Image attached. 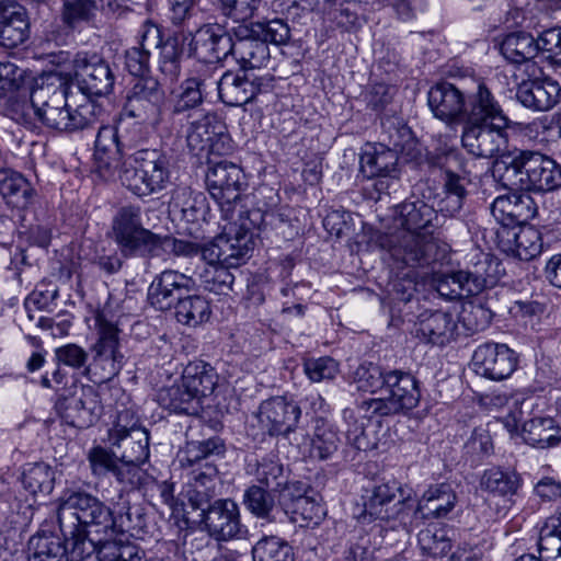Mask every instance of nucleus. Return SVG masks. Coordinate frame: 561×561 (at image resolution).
Segmentation results:
<instances>
[{"label":"nucleus","mask_w":561,"mask_h":561,"mask_svg":"<svg viewBox=\"0 0 561 561\" xmlns=\"http://www.w3.org/2000/svg\"><path fill=\"white\" fill-rule=\"evenodd\" d=\"M57 516L61 535L72 545L75 561H84L94 553L99 561H115L127 545L116 539L112 510L88 492L76 491L62 497Z\"/></svg>","instance_id":"f257e3e1"},{"label":"nucleus","mask_w":561,"mask_h":561,"mask_svg":"<svg viewBox=\"0 0 561 561\" xmlns=\"http://www.w3.org/2000/svg\"><path fill=\"white\" fill-rule=\"evenodd\" d=\"M397 214L402 229L386 236L380 244L387 248L391 257L408 267H424L434 260L436 243L432 237L435 209L423 201L404 202Z\"/></svg>","instance_id":"f03ea898"},{"label":"nucleus","mask_w":561,"mask_h":561,"mask_svg":"<svg viewBox=\"0 0 561 561\" xmlns=\"http://www.w3.org/2000/svg\"><path fill=\"white\" fill-rule=\"evenodd\" d=\"M68 75L50 72L33 89V101L38 119L49 128L73 133L93 126L101 107L91 101L71 108L67 103L69 92Z\"/></svg>","instance_id":"7ed1b4c3"},{"label":"nucleus","mask_w":561,"mask_h":561,"mask_svg":"<svg viewBox=\"0 0 561 561\" xmlns=\"http://www.w3.org/2000/svg\"><path fill=\"white\" fill-rule=\"evenodd\" d=\"M505 186L522 191L551 192L561 186V165L539 151L513 149L501 156Z\"/></svg>","instance_id":"20e7f679"},{"label":"nucleus","mask_w":561,"mask_h":561,"mask_svg":"<svg viewBox=\"0 0 561 561\" xmlns=\"http://www.w3.org/2000/svg\"><path fill=\"white\" fill-rule=\"evenodd\" d=\"M171 174V156L160 149H140L123 160L118 179L134 195L146 197L165 190Z\"/></svg>","instance_id":"39448f33"},{"label":"nucleus","mask_w":561,"mask_h":561,"mask_svg":"<svg viewBox=\"0 0 561 561\" xmlns=\"http://www.w3.org/2000/svg\"><path fill=\"white\" fill-rule=\"evenodd\" d=\"M141 214L140 206L125 205L112 218L110 234L125 257H152L158 233L144 227Z\"/></svg>","instance_id":"423d86ee"},{"label":"nucleus","mask_w":561,"mask_h":561,"mask_svg":"<svg viewBox=\"0 0 561 561\" xmlns=\"http://www.w3.org/2000/svg\"><path fill=\"white\" fill-rule=\"evenodd\" d=\"M421 392L417 380L409 373L389 370L382 397H376L362 403V408L381 416L393 415L414 409Z\"/></svg>","instance_id":"0eeeda50"},{"label":"nucleus","mask_w":561,"mask_h":561,"mask_svg":"<svg viewBox=\"0 0 561 561\" xmlns=\"http://www.w3.org/2000/svg\"><path fill=\"white\" fill-rule=\"evenodd\" d=\"M99 337L92 345V360L87 367V376L94 382H104L119 374L125 355L121 350L119 329L103 319H99Z\"/></svg>","instance_id":"6e6552de"},{"label":"nucleus","mask_w":561,"mask_h":561,"mask_svg":"<svg viewBox=\"0 0 561 561\" xmlns=\"http://www.w3.org/2000/svg\"><path fill=\"white\" fill-rule=\"evenodd\" d=\"M225 451V442L219 436L186 442L184 456L181 460L183 468L187 471L186 484L201 483L216 489L218 469L214 457L222 456Z\"/></svg>","instance_id":"1a4fd4ad"},{"label":"nucleus","mask_w":561,"mask_h":561,"mask_svg":"<svg viewBox=\"0 0 561 561\" xmlns=\"http://www.w3.org/2000/svg\"><path fill=\"white\" fill-rule=\"evenodd\" d=\"M72 65L73 79L82 94L91 99L112 93L116 75L111 64L101 55L79 51L75 56Z\"/></svg>","instance_id":"9d476101"},{"label":"nucleus","mask_w":561,"mask_h":561,"mask_svg":"<svg viewBox=\"0 0 561 561\" xmlns=\"http://www.w3.org/2000/svg\"><path fill=\"white\" fill-rule=\"evenodd\" d=\"M511 125L508 117L481 123H463L462 147L477 158H493L506 148Z\"/></svg>","instance_id":"9b49d317"},{"label":"nucleus","mask_w":561,"mask_h":561,"mask_svg":"<svg viewBox=\"0 0 561 561\" xmlns=\"http://www.w3.org/2000/svg\"><path fill=\"white\" fill-rule=\"evenodd\" d=\"M409 499L410 494L404 492L397 480L378 482L370 490H366L364 511L358 515V519L366 523L374 519L396 518Z\"/></svg>","instance_id":"f8f14e48"},{"label":"nucleus","mask_w":561,"mask_h":561,"mask_svg":"<svg viewBox=\"0 0 561 561\" xmlns=\"http://www.w3.org/2000/svg\"><path fill=\"white\" fill-rule=\"evenodd\" d=\"M398 151L378 144L367 146L360 154L362 173L369 179L376 178L375 190L380 194H391L399 185Z\"/></svg>","instance_id":"ddd939ff"},{"label":"nucleus","mask_w":561,"mask_h":561,"mask_svg":"<svg viewBox=\"0 0 561 561\" xmlns=\"http://www.w3.org/2000/svg\"><path fill=\"white\" fill-rule=\"evenodd\" d=\"M243 173L237 164L221 160L214 162L206 173V186L222 211H230L240 198Z\"/></svg>","instance_id":"4468645a"},{"label":"nucleus","mask_w":561,"mask_h":561,"mask_svg":"<svg viewBox=\"0 0 561 561\" xmlns=\"http://www.w3.org/2000/svg\"><path fill=\"white\" fill-rule=\"evenodd\" d=\"M164 101V92L157 79L139 78L128 92L125 113L142 123L156 122Z\"/></svg>","instance_id":"2eb2a0df"},{"label":"nucleus","mask_w":561,"mask_h":561,"mask_svg":"<svg viewBox=\"0 0 561 561\" xmlns=\"http://www.w3.org/2000/svg\"><path fill=\"white\" fill-rule=\"evenodd\" d=\"M472 366L477 375L499 381L513 374L517 357L506 344L485 343L474 351Z\"/></svg>","instance_id":"dca6fc26"},{"label":"nucleus","mask_w":561,"mask_h":561,"mask_svg":"<svg viewBox=\"0 0 561 561\" xmlns=\"http://www.w3.org/2000/svg\"><path fill=\"white\" fill-rule=\"evenodd\" d=\"M237 37L233 28L227 32L221 25H204L192 41V51L196 59L219 65L229 56H234Z\"/></svg>","instance_id":"f3484780"},{"label":"nucleus","mask_w":561,"mask_h":561,"mask_svg":"<svg viewBox=\"0 0 561 561\" xmlns=\"http://www.w3.org/2000/svg\"><path fill=\"white\" fill-rule=\"evenodd\" d=\"M195 288V280L179 271L165 270L157 275L148 289L150 304L159 310H169Z\"/></svg>","instance_id":"a211bd4d"},{"label":"nucleus","mask_w":561,"mask_h":561,"mask_svg":"<svg viewBox=\"0 0 561 561\" xmlns=\"http://www.w3.org/2000/svg\"><path fill=\"white\" fill-rule=\"evenodd\" d=\"M272 88V79L226 71L219 81L218 95L229 106H242Z\"/></svg>","instance_id":"6ab92c4d"},{"label":"nucleus","mask_w":561,"mask_h":561,"mask_svg":"<svg viewBox=\"0 0 561 561\" xmlns=\"http://www.w3.org/2000/svg\"><path fill=\"white\" fill-rule=\"evenodd\" d=\"M301 410L293 400L273 397L260 404L259 421L270 435H287L298 424Z\"/></svg>","instance_id":"aec40b11"},{"label":"nucleus","mask_w":561,"mask_h":561,"mask_svg":"<svg viewBox=\"0 0 561 561\" xmlns=\"http://www.w3.org/2000/svg\"><path fill=\"white\" fill-rule=\"evenodd\" d=\"M123 415L108 432V442L121 450L123 461L146 462L149 458V433L146 428L133 424H122Z\"/></svg>","instance_id":"412c9836"},{"label":"nucleus","mask_w":561,"mask_h":561,"mask_svg":"<svg viewBox=\"0 0 561 561\" xmlns=\"http://www.w3.org/2000/svg\"><path fill=\"white\" fill-rule=\"evenodd\" d=\"M93 157L95 169L102 178L110 179L116 170L119 171L127 153L117 127L107 125L99 128Z\"/></svg>","instance_id":"4be33fe9"},{"label":"nucleus","mask_w":561,"mask_h":561,"mask_svg":"<svg viewBox=\"0 0 561 561\" xmlns=\"http://www.w3.org/2000/svg\"><path fill=\"white\" fill-rule=\"evenodd\" d=\"M57 409L67 424L78 428L89 427L98 419V394L92 387L82 386L70 397L59 400Z\"/></svg>","instance_id":"5701e85b"},{"label":"nucleus","mask_w":561,"mask_h":561,"mask_svg":"<svg viewBox=\"0 0 561 561\" xmlns=\"http://www.w3.org/2000/svg\"><path fill=\"white\" fill-rule=\"evenodd\" d=\"M427 102L434 116L446 123L462 122L466 93L455 84L442 81L433 85Z\"/></svg>","instance_id":"b1692460"},{"label":"nucleus","mask_w":561,"mask_h":561,"mask_svg":"<svg viewBox=\"0 0 561 561\" xmlns=\"http://www.w3.org/2000/svg\"><path fill=\"white\" fill-rule=\"evenodd\" d=\"M202 516L210 536L218 540L236 538L242 531L239 507L230 499L214 501Z\"/></svg>","instance_id":"393cba45"},{"label":"nucleus","mask_w":561,"mask_h":561,"mask_svg":"<svg viewBox=\"0 0 561 561\" xmlns=\"http://www.w3.org/2000/svg\"><path fill=\"white\" fill-rule=\"evenodd\" d=\"M537 204L528 193L499 196L491 213L500 225H526L537 214Z\"/></svg>","instance_id":"a878e982"},{"label":"nucleus","mask_w":561,"mask_h":561,"mask_svg":"<svg viewBox=\"0 0 561 561\" xmlns=\"http://www.w3.org/2000/svg\"><path fill=\"white\" fill-rule=\"evenodd\" d=\"M237 37L233 59L242 69H260L270 61L268 45L256 37L247 24L233 27Z\"/></svg>","instance_id":"bb28decb"},{"label":"nucleus","mask_w":561,"mask_h":561,"mask_svg":"<svg viewBox=\"0 0 561 561\" xmlns=\"http://www.w3.org/2000/svg\"><path fill=\"white\" fill-rule=\"evenodd\" d=\"M30 35V21L24 7L0 2V46L15 48Z\"/></svg>","instance_id":"cd10ccee"},{"label":"nucleus","mask_w":561,"mask_h":561,"mask_svg":"<svg viewBox=\"0 0 561 561\" xmlns=\"http://www.w3.org/2000/svg\"><path fill=\"white\" fill-rule=\"evenodd\" d=\"M516 98L525 107L549 111L561 101V87L550 78L524 81L518 85Z\"/></svg>","instance_id":"c85d7f7f"},{"label":"nucleus","mask_w":561,"mask_h":561,"mask_svg":"<svg viewBox=\"0 0 561 561\" xmlns=\"http://www.w3.org/2000/svg\"><path fill=\"white\" fill-rule=\"evenodd\" d=\"M463 271L468 278L467 285L473 296L493 288L502 274L500 261L491 254L482 252L477 254V260Z\"/></svg>","instance_id":"c756f323"},{"label":"nucleus","mask_w":561,"mask_h":561,"mask_svg":"<svg viewBox=\"0 0 561 561\" xmlns=\"http://www.w3.org/2000/svg\"><path fill=\"white\" fill-rule=\"evenodd\" d=\"M499 117L507 116L484 83H479L476 92L469 95L466 94L463 123L489 122Z\"/></svg>","instance_id":"7c9ffc66"},{"label":"nucleus","mask_w":561,"mask_h":561,"mask_svg":"<svg viewBox=\"0 0 561 561\" xmlns=\"http://www.w3.org/2000/svg\"><path fill=\"white\" fill-rule=\"evenodd\" d=\"M222 129H226V125L215 113H206L191 121L186 130L190 152L196 157L204 153L215 135Z\"/></svg>","instance_id":"2f4dec72"},{"label":"nucleus","mask_w":561,"mask_h":561,"mask_svg":"<svg viewBox=\"0 0 561 561\" xmlns=\"http://www.w3.org/2000/svg\"><path fill=\"white\" fill-rule=\"evenodd\" d=\"M458 325L453 316L444 311H434L421 317L417 333L430 343L445 345L457 335Z\"/></svg>","instance_id":"473e14b6"},{"label":"nucleus","mask_w":561,"mask_h":561,"mask_svg":"<svg viewBox=\"0 0 561 561\" xmlns=\"http://www.w3.org/2000/svg\"><path fill=\"white\" fill-rule=\"evenodd\" d=\"M0 194L9 206L25 209L32 203L35 191L22 174L0 170Z\"/></svg>","instance_id":"72a5a7b5"},{"label":"nucleus","mask_w":561,"mask_h":561,"mask_svg":"<svg viewBox=\"0 0 561 561\" xmlns=\"http://www.w3.org/2000/svg\"><path fill=\"white\" fill-rule=\"evenodd\" d=\"M456 493L448 483L430 486L419 502V511L425 518H443L455 507Z\"/></svg>","instance_id":"f704fd0d"},{"label":"nucleus","mask_w":561,"mask_h":561,"mask_svg":"<svg viewBox=\"0 0 561 561\" xmlns=\"http://www.w3.org/2000/svg\"><path fill=\"white\" fill-rule=\"evenodd\" d=\"M0 108L3 115L31 130L36 128V123L39 121L38 112L33 101V91L30 98L21 94L20 91L8 95H0Z\"/></svg>","instance_id":"c9c22d12"},{"label":"nucleus","mask_w":561,"mask_h":561,"mask_svg":"<svg viewBox=\"0 0 561 561\" xmlns=\"http://www.w3.org/2000/svg\"><path fill=\"white\" fill-rule=\"evenodd\" d=\"M182 381L198 400L210 396L218 382L214 367L203 360L188 363L182 374Z\"/></svg>","instance_id":"e433bc0d"},{"label":"nucleus","mask_w":561,"mask_h":561,"mask_svg":"<svg viewBox=\"0 0 561 561\" xmlns=\"http://www.w3.org/2000/svg\"><path fill=\"white\" fill-rule=\"evenodd\" d=\"M522 436L530 446L549 448L560 443L561 430L552 417H534L524 422Z\"/></svg>","instance_id":"4c0bfd02"},{"label":"nucleus","mask_w":561,"mask_h":561,"mask_svg":"<svg viewBox=\"0 0 561 561\" xmlns=\"http://www.w3.org/2000/svg\"><path fill=\"white\" fill-rule=\"evenodd\" d=\"M417 542L424 561H444L453 551L447 531L437 526L422 529L417 535Z\"/></svg>","instance_id":"58836bf2"},{"label":"nucleus","mask_w":561,"mask_h":561,"mask_svg":"<svg viewBox=\"0 0 561 561\" xmlns=\"http://www.w3.org/2000/svg\"><path fill=\"white\" fill-rule=\"evenodd\" d=\"M538 47L531 34L519 31L510 33L503 38L500 51L510 62L520 65L535 58Z\"/></svg>","instance_id":"ea45409f"},{"label":"nucleus","mask_w":561,"mask_h":561,"mask_svg":"<svg viewBox=\"0 0 561 561\" xmlns=\"http://www.w3.org/2000/svg\"><path fill=\"white\" fill-rule=\"evenodd\" d=\"M118 513V525L116 524V539H122L125 543H130L125 538V533L133 537H141L148 533V516L141 504H130L129 502L122 507Z\"/></svg>","instance_id":"a19ab883"},{"label":"nucleus","mask_w":561,"mask_h":561,"mask_svg":"<svg viewBox=\"0 0 561 561\" xmlns=\"http://www.w3.org/2000/svg\"><path fill=\"white\" fill-rule=\"evenodd\" d=\"M158 401L164 409L175 413L194 414L199 409L198 399L188 391L183 381L161 389Z\"/></svg>","instance_id":"79ce46f5"},{"label":"nucleus","mask_w":561,"mask_h":561,"mask_svg":"<svg viewBox=\"0 0 561 561\" xmlns=\"http://www.w3.org/2000/svg\"><path fill=\"white\" fill-rule=\"evenodd\" d=\"M222 265L237 267L249 257L253 250V233L248 231L237 232L234 237L219 236Z\"/></svg>","instance_id":"37998d69"},{"label":"nucleus","mask_w":561,"mask_h":561,"mask_svg":"<svg viewBox=\"0 0 561 561\" xmlns=\"http://www.w3.org/2000/svg\"><path fill=\"white\" fill-rule=\"evenodd\" d=\"M425 161L430 168L438 169L444 176L470 174L462 153L453 147L438 148L426 154Z\"/></svg>","instance_id":"c03bdc74"},{"label":"nucleus","mask_w":561,"mask_h":561,"mask_svg":"<svg viewBox=\"0 0 561 561\" xmlns=\"http://www.w3.org/2000/svg\"><path fill=\"white\" fill-rule=\"evenodd\" d=\"M538 546L543 559L561 561V510L545 520L540 528Z\"/></svg>","instance_id":"a18cd8bd"},{"label":"nucleus","mask_w":561,"mask_h":561,"mask_svg":"<svg viewBox=\"0 0 561 561\" xmlns=\"http://www.w3.org/2000/svg\"><path fill=\"white\" fill-rule=\"evenodd\" d=\"M252 561H294L291 546L277 536H265L252 548Z\"/></svg>","instance_id":"49530a36"},{"label":"nucleus","mask_w":561,"mask_h":561,"mask_svg":"<svg viewBox=\"0 0 561 561\" xmlns=\"http://www.w3.org/2000/svg\"><path fill=\"white\" fill-rule=\"evenodd\" d=\"M175 316L179 322L196 327L210 317L209 302L199 295H186L175 306Z\"/></svg>","instance_id":"de8ad7c7"},{"label":"nucleus","mask_w":561,"mask_h":561,"mask_svg":"<svg viewBox=\"0 0 561 561\" xmlns=\"http://www.w3.org/2000/svg\"><path fill=\"white\" fill-rule=\"evenodd\" d=\"M208 93L197 88L187 80L182 81L180 91L174 95L170 116L173 121L176 117L185 116L187 119L192 118V111L198 108Z\"/></svg>","instance_id":"09e8293b"},{"label":"nucleus","mask_w":561,"mask_h":561,"mask_svg":"<svg viewBox=\"0 0 561 561\" xmlns=\"http://www.w3.org/2000/svg\"><path fill=\"white\" fill-rule=\"evenodd\" d=\"M340 438L333 425L325 419L314 420V431L311 440V454L319 459L330 458L339 447Z\"/></svg>","instance_id":"8fccbe9b"},{"label":"nucleus","mask_w":561,"mask_h":561,"mask_svg":"<svg viewBox=\"0 0 561 561\" xmlns=\"http://www.w3.org/2000/svg\"><path fill=\"white\" fill-rule=\"evenodd\" d=\"M22 483L34 495L38 493L48 495L54 489L55 472L47 463H32L24 469Z\"/></svg>","instance_id":"3c124183"},{"label":"nucleus","mask_w":561,"mask_h":561,"mask_svg":"<svg viewBox=\"0 0 561 561\" xmlns=\"http://www.w3.org/2000/svg\"><path fill=\"white\" fill-rule=\"evenodd\" d=\"M229 268L222 264L205 265L198 274L201 286L216 295H228L234 282V276Z\"/></svg>","instance_id":"603ef678"},{"label":"nucleus","mask_w":561,"mask_h":561,"mask_svg":"<svg viewBox=\"0 0 561 561\" xmlns=\"http://www.w3.org/2000/svg\"><path fill=\"white\" fill-rule=\"evenodd\" d=\"M480 486L494 495L507 496L517 492L519 482L515 473L491 468L482 474Z\"/></svg>","instance_id":"864d4df0"},{"label":"nucleus","mask_w":561,"mask_h":561,"mask_svg":"<svg viewBox=\"0 0 561 561\" xmlns=\"http://www.w3.org/2000/svg\"><path fill=\"white\" fill-rule=\"evenodd\" d=\"M467 283L468 278L463 270L439 274L434 278L437 293L448 300L473 296Z\"/></svg>","instance_id":"5fc2aeb1"},{"label":"nucleus","mask_w":561,"mask_h":561,"mask_svg":"<svg viewBox=\"0 0 561 561\" xmlns=\"http://www.w3.org/2000/svg\"><path fill=\"white\" fill-rule=\"evenodd\" d=\"M159 49V70L171 81L176 80L181 72L183 56V45L180 38L175 35H169Z\"/></svg>","instance_id":"6e6d98bb"},{"label":"nucleus","mask_w":561,"mask_h":561,"mask_svg":"<svg viewBox=\"0 0 561 561\" xmlns=\"http://www.w3.org/2000/svg\"><path fill=\"white\" fill-rule=\"evenodd\" d=\"M493 312L481 302H469L465 305L459 314V323L465 334L472 335L485 330L492 320Z\"/></svg>","instance_id":"4d7b16f0"},{"label":"nucleus","mask_w":561,"mask_h":561,"mask_svg":"<svg viewBox=\"0 0 561 561\" xmlns=\"http://www.w3.org/2000/svg\"><path fill=\"white\" fill-rule=\"evenodd\" d=\"M245 507L257 518L268 522L275 519L273 512L275 511L274 496L260 485H252L243 496Z\"/></svg>","instance_id":"13d9d810"},{"label":"nucleus","mask_w":561,"mask_h":561,"mask_svg":"<svg viewBox=\"0 0 561 561\" xmlns=\"http://www.w3.org/2000/svg\"><path fill=\"white\" fill-rule=\"evenodd\" d=\"M247 25L266 44L285 45L290 39V28L282 19L251 22Z\"/></svg>","instance_id":"bf43d9fd"},{"label":"nucleus","mask_w":561,"mask_h":561,"mask_svg":"<svg viewBox=\"0 0 561 561\" xmlns=\"http://www.w3.org/2000/svg\"><path fill=\"white\" fill-rule=\"evenodd\" d=\"M222 73H220V66L213 61L196 59L190 70L188 77L185 79L192 82L197 88L208 93V90L214 88L219 91V81Z\"/></svg>","instance_id":"052dcab7"},{"label":"nucleus","mask_w":561,"mask_h":561,"mask_svg":"<svg viewBox=\"0 0 561 561\" xmlns=\"http://www.w3.org/2000/svg\"><path fill=\"white\" fill-rule=\"evenodd\" d=\"M387 376L388 371H383L379 366L373 363L363 364L355 371V382L358 390L382 397Z\"/></svg>","instance_id":"680f3d73"},{"label":"nucleus","mask_w":561,"mask_h":561,"mask_svg":"<svg viewBox=\"0 0 561 561\" xmlns=\"http://www.w3.org/2000/svg\"><path fill=\"white\" fill-rule=\"evenodd\" d=\"M256 480L260 484L276 491L288 480L283 465L275 457H264L257 462Z\"/></svg>","instance_id":"e2e57ef3"},{"label":"nucleus","mask_w":561,"mask_h":561,"mask_svg":"<svg viewBox=\"0 0 561 561\" xmlns=\"http://www.w3.org/2000/svg\"><path fill=\"white\" fill-rule=\"evenodd\" d=\"M262 0H218L220 13L241 24L252 19Z\"/></svg>","instance_id":"0e129e2a"},{"label":"nucleus","mask_w":561,"mask_h":561,"mask_svg":"<svg viewBox=\"0 0 561 561\" xmlns=\"http://www.w3.org/2000/svg\"><path fill=\"white\" fill-rule=\"evenodd\" d=\"M169 250L176 256H194L201 251V245L182 239H176L169 234H157V239L153 244L152 257L160 254V251Z\"/></svg>","instance_id":"69168bd1"},{"label":"nucleus","mask_w":561,"mask_h":561,"mask_svg":"<svg viewBox=\"0 0 561 561\" xmlns=\"http://www.w3.org/2000/svg\"><path fill=\"white\" fill-rule=\"evenodd\" d=\"M542 242L538 230L524 227L519 228V237L514 253L519 260L529 261L541 253Z\"/></svg>","instance_id":"338daca9"},{"label":"nucleus","mask_w":561,"mask_h":561,"mask_svg":"<svg viewBox=\"0 0 561 561\" xmlns=\"http://www.w3.org/2000/svg\"><path fill=\"white\" fill-rule=\"evenodd\" d=\"M290 522L300 526L309 525V523L318 524L321 514V506L308 495L298 499L291 510L285 513Z\"/></svg>","instance_id":"774afa93"}]
</instances>
